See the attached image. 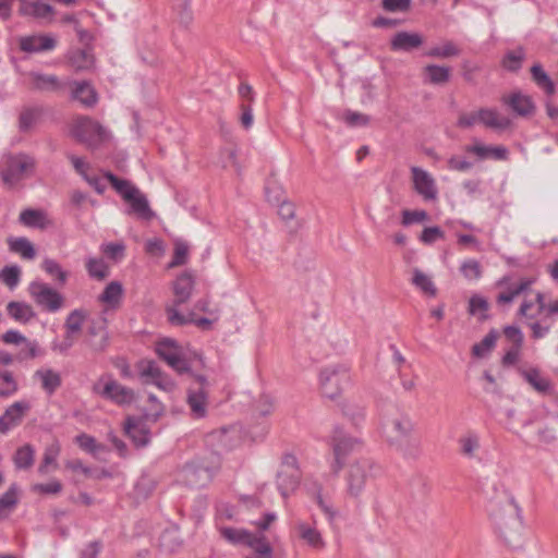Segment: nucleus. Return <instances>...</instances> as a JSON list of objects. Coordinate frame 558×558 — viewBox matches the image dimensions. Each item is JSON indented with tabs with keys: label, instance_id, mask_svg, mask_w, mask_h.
Wrapping results in <instances>:
<instances>
[{
	"label": "nucleus",
	"instance_id": "nucleus-6",
	"mask_svg": "<svg viewBox=\"0 0 558 558\" xmlns=\"http://www.w3.org/2000/svg\"><path fill=\"white\" fill-rule=\"evenodd\" d=\"M34 168V159L25 154L4 155L0 160V178L8 187L15 186Z\"/></svg>",
	"mask_w": 558,
	"mask_h": 558
},
{
	"label": "nucleus",
	"instance_id": "nucleus-54",
	"mask_svg": "<svg viewBox=\"0 0 558 558\" xmlns=\"http://www.w3.org/2000/svg\"><path fill=\"white\" fill-rule=\"evenodd\" d=\"M43 269L51 277H53L60 284H64L68 279V272L62 269L60 264L51 258L44 259L41 264Z\"/></svg>",
	"mask_w": 558,
	"mask_h": 558
},
{
	"label": "nucleus",
	"instance_id": "nucleus-29",
	"mask_svg": "<svg viewBox=\"0 0 558 558\" xmlns=\"http://www.w3.org/2000/svg\"><path fill=\"white\" fill-rule=\"evenodd\" d=\"M480 124L493 130H506L510 126L511 121L509 118L501 116L496 109L481 108L480 109Z\"/></svg>",
	"mask_w": 558,
	"mask_h": 558
},
{
	"label": "nucleus",
	"instance_id": "nucleus-21",
	"mask_svg": "<svg viewBox=\"0 0 558 558\" xmlns=\"http://www.w3.org/2000/svg\"><path fill=\"white\" fill-rule=\"evenodd\" d=\"M29 410L31 404L28 401L21 400L12 403L7 408L3 415L0 416V433L5 434L17 426Z\"/></svg>",
	"mask_w": 558,
	"mask_h": 558
},
{
	"label": "nucleus",
	"instance_id": "nucleus-37",
	"mask_svg": "<svg viewBox=\"0 0 558 558\" xmlns=\"http://www.w3.org/2000/svg\"><path fill=\"white\" fill-rule=\"evenodd\" d=\"M424 82L430 84H444L450 78V69L448 66L428 64L423 70Z\"/></svg>",
	"mask_w": 558,
	"mask_h": 558
},
{
	"label": "nucleus",
	"instance_id": "nucleus-58",
	"mask_svg": "<svg viewBox=\"0 0 558 558\" xmlns=\"http://www.w3.org/2000/svg\"><path fill=\"white\" fill-rule=\"evenodd\" d=\"M550 317H546V315L541 320H532L529 323V327L531 329V337L534 340L542 339L546 337L551 328V324L547 323Z\"/></svg>",
	"mask_w": 558,
	"mask_h": 558
},
{
	"label": "nucleus",
	"instance_id": "nucleus-33",
	"mask_svg": "<svg viewBox=\"0 0 558 558\" xmlns=\"http://www.w3.org/2000/svg\"><path fill=\"white\" fill-rule=\"evenodd\" d=\"M7 311L10 317L23 324L28 323L36 315L29 304L17 301L9 302Z\"/></svg>",
	"mask_w": 558,
	"mask_h": 558
},
{
	"label": "nucleus",
	"instance_id": "nucleus-42",
	"mask_svg": "<svg viewBox=\"0 0 558 558\" xmlns=\"http://www.w3.org/2000/svg\"><path fill=\"white\" fill-rule=\"evenodd\" d=\"M35 461V450L32 445L26 444L16 449L13 456V463L19 470H27Z\"/></svg>",
	"mask_w": 558,
	"mask_h": 558
},
{
	"label": "nucleus",
	"instance_id": "nucleus-24",
	"mask_svg": "<svg viewBox=\"0 0 558 558\" xmlns=\"http://www.w3.org/2000/svg\"><path fill=\"white\" fill-rule=\"evenodd\" d=\"M124 289L121 282H109L101 294L98 295V302L106 306L105 311L118 310L123 300Z\"/></svg>",
	"mask_w": 558,
	"mask_h": 558
},
{
	"label": "nucleus",
	"instance_id": "nucleus-48",
	"mask_svg": "<svg viewBox=\"0 0 558 558\" xmlns=\"http://www.w3.org/2000/svg\"><path fill=\"white\" fill-rule=\"evenodd\" d=\"M461 53V49L451 40L445 41L441 46H435L425 52L430 58L447 59L457 57Z\"/></svg>",
	"mask_w": 558,
	"mask_h": 558
},
{
	"label": "nucleus",
	"instance_id": "nucleus-34",
	"mask_svg": "<svg viewBox=\"0 0 558 558\" xmlns=\"http://www.w3.org/2000/svg\"><path fill=\"white\" fill-rule=\"evenodd\" d=\"M104 177L125 202L131 199L132 196L138 191V189L135 187L130 181L120 179L110 171H106Z\"/></svg>",
	"mask_w": 558,
	"mask_h": 558
},
{
	"label": "nucleus",
	"instance_id": "nucleus-10",
	"mask_svg": "<svg viewBox=\"0 0 558 558\" xmlns=\"http://www.w3.org/2000/svg\"><path fill=\"white\" fill-rule=\"evenodd\" d=\"M21 52L25 54H41L51 52L58 46V37L51 33H33L16 38Z\"/></svg>",
	"mask_w": 558,
	"mask_h": 558
},
{
	"label": "nucleus",
	"instance_id": "nucleus-15",
	"mask_svg": "<svg viewBox=\"0 0 558 558\" xmlns=\"http://www.w3.org/2000/svg\"><path fill=\"white\" fill-rule=\"evenodd\" d=\"M156 353L179 374L190 373L189 362L182 357L179 347L171 339H162L156 343Z\"/></svg>",
	"mask_w": 558,
	"mask_h": 558
},
{
	"label": "nucleus",
	"instance_id": "nucleus-16",
	"mask_svg": "<svg viewBox=\"0 0 558 558\" xmlns=\"http://www.w3.org/2000/svg\"><path fill=\"white\" fill-rule=\"evenodd\" d=\"M535 282L534 278H520L519 281H512L510 276H505L497 281V287L502 290L496 296L498 305L510 304L520 294L525 293Z\"/></svg>",
	"mask_w": 558,
	"mask_h": 558
},
{
	"label": "nucleus",
	"instance_id": "nucleus-8",
	"mask_svg": "<svg viewBox=\"0 0 558 558\" xmlns=\"http://www.w3.org/2000/svg\"><path fill=\"white\" fill-rule=\"evenodd\" d=\"M93 390L101 398L110 400L118 405L130 404L134 401V391L119 384L110 375L101 376L94 384Z\"/></svg>",
	"mask_w": 558,
	"mask_h": 558
},
{
	"label": "nucleus",
	"instance_id": "nucleus-26",
	"mask_svg": "<svg viewBox=\"0 0 558 558\" xmlns=\"http://www.w3.org/2000/svg\"><path fill=\"white\" fill-rule=\"evenodd\" d=\"M126 435L138 447L146 446L149 442L150 434L145 423L136 417H128L124 424Z\"/></svg>",
	"mask_w": 558,
	"mask_h": 558
},
{
	"label": "nucleus",
	"instance_id": "nucleus-27",
	"mask_svg": "<svg viewBox=\"0 0 558 558\" xmlns=\"http://www.w3.org/2000/svg\"><path fill=\"white\" fill-rule=\"evenodd\" d=\"M295 529L299 537L304 541L312 549L323 550L326 547V543L320 532L306 522H298Z\"/></svg>",
	"mask_w": 558,
	"mask_h": 558
},
{
	"label": "nucleus",
	"instance_id": "nucleus-41",
	"mask_svg": "<svg viewBox=\"0 0 558 558\" xmlns=\"http://www.w3.org/2000/svg\"><path fill=\"white\" fill-rule=\"evenodd\" d=\"M131 205L132 211L143 220H150L154 217V213L149 207L148 201L140 190L135 193L131 199L128 201Z\"/></svg>",
	"mask_w": 558,
	"mask_h": 558
},
{
	"label": "nucleus",
	"instance_id": "nucleus-7",
	"mask_svg": "<svg viewBox=\"0 0 558 558\" xmlns=\"http://www.w3.org/2000/svg\"><path fill=\"white\" fill-rule=\"evenodd\" d=\"M72 135L88 148H96L109 137V133L97 121L88 118H77L71 129Z\"/></svg>",
	"mask_w": 558,
	"mask_h": 558
},
{
	"label": "nucleus",
	"instance_id": "nucleus-55",
	"mask_svg": "<svg viewBox=\"0 0 558 558\" xmlns=\"http://www.w3.org/2000/svg\"><path fill=\"white\" fill-rule=\"evenodd\" d=\"M21 279V268L16 265L5 266L0 270V280L10 289H14Z\"/></svg>",
	"mask_w": 558,
	"mask_h": 558
},
{
	"label": "nucleus",
	"instance_id": "nucleus-50",
	"mask_svg": "<svg viewBox=\"0 0 558 558\" xmlns=\"http://www.w3.org/2000/svg\"><path fill=\"white\" fill-rule=\"evenodd\" d=\"M75 442L82 450L93 454L94 457H97L100 452L106 451V447L104 445L98 444L93 436H89L85 433L77 435L75 437Z\"/></svg>",
	"mask_w": 558,
	"mask_h": 558
},
{
	"label": "nucleus",
	"instance_id": "nucleus-36",
	"mask_svg": "<svg viewBox=\"0 0 558 558\" xmlns=\"http://www.w3.org/2000/svg\"><path fill=\"white\" fill-rule=\"evenodd\" d=\"M523 377L537 392L542 395L549 393L553 390L551 381L542 376L535 368L523 372Z\"/></svg>",
	"mask_w": 558,
	"mask_h": 558
},
{
	"label": "nucleus",
	"instance_id": "nucleus-62",
	"mask_svg": "<svg viewBox=\"0 0 558 558\" xmlns=\"http://www.w3.org/2000/svg\"><path fill=\"white\" fill-rule=\"evenodd\" d=\"M342 413L354 424H359L364 418V408L352 402L342 404Z\"/></svg>",
	"mask_w": 558,
	"mask_h": 558
},
{
	"label": "nucleus",
	"instance_id": "nucleus-17",
	"mask_svg": "<svg viewBox=\"0 0 558 558\" xmlns=\"http://www.w3.org/2000/svg\"><path fill=\"white\" fill-rule=\"evenodd\" d=\"M27 81L31 89L40 93L61 94L68 87L66 81L56 74L44 73L41 71L28 72Z\"/></svg>",
	"mask_w": 558,
	"mask_h": 558
},
{
	"label": "nucleus",
	"instance_id": "nucleus-12",
	"mask_svg": "<svg viewBox=\"0 0 558 558\" xmlns=\"http://www.w3.org/2000/svg\"><path fill=\"white\" fill-rule=\"evenodd\" d=\"M28 292L36 304L48 312L54 313L63 306V296L45 282H31Z\"/></svg>",
	"mask_w": 558,
	"mask_h": 558
},
{
	"label": "nucleus",
	"instance_id": "nucleus-1",
	"mask_svg": "<svg viewBox=\"0 0 558 558\" xmlns=\"http://www.w3.org/2000/svg\"><path fill=\"white\" fill-rule=\"evenodd\" d=\"M489 515L506 544L512 548L521 547L523 529L521 510L509 492L504 490L489 502Z\"/></svg>",
	"mask_w": 558,
	"mask_h": 558
},
{
	"label": "nucleus",
	"instance_id": "nucleus-30",
	"mask_svg": "<svg viewBox=\"0 0 558 558\" xmlns=\"http://www.w3.org/2000/svg\"><path fill=\"white\" fill-rule=\"evenodd\" d=\"M459 451L466 459H476L481 449V437L474 430H468L458 439Z\"/></svg>",
	"mask_w": 558,
	"mask_h": 558
},
{
	"label": "nucleus",
	"instance_id": "nucleus-31",
	"mask_svg": "<svg viewBox=\"0 0 558 558\" xmlns=\"http://www.w3.org/2000/svg\"><path fill=\"white\" fill-rule=\"evenodd\" d=\"M72 89V98L80 101L85 107H94L97 104L98 97L94 87L85 82H74Z\"/></svg>",
	"mask_w": 558,
	"mask_h": 558
},
{
	"label": "nucleus",
	"instance_id": "nucleus-9",
	"mask_svg": "<svg viewBox=\"0 0 558 558\" xmlns=\"http://www.w3.org/2000/svg\"><path fill=\"white\" fill-rule=\"evenodd\" d=\"M374 469L375 464L368 459H360L349 466L345 482L350 497L357 498L362 494L366 482L374 475Z\"/></svg>",
	"mask_w": 558,
	"mask_h": 558
},
{
	"label": "nucleus",
	"instance_id": "nucleus-56",
	"mask_svg": "<svg viewBox=\"0 0 558 558\" xmlns=\"http://www.w3.org/2000/svg\"><path fill=\"white\" fill-rule=\"evenodd\" d=\"M489 305L485 298L481 295H473L469 300V313L471 315H480V319L484 320L487 318L486 312Z\"/></svg>",
	"mask_w": 558,
	"mask_h": 558
},
{
	"label": "nucleus",
	"instance_id": "nucleus-57",
	"mask_svg": "<svg viewBox=\"0 0 558 558\" xmlns=\"http://www.w3.org/2000/svg\"><path fill=\"white\" fill-rule=\"evenodd\" d=\"M44 218L43 213L35 209H25L20 214V222L32 228L43 227Z\"/></svg>",
	"mask_w": 558,
	"mask_h": 558
},
{
	"label": "nucleus",
	"instance_id": "nucleus-35",
	"mask_svg": "<svg viewBox=\"0 0 558 558\" xmlns=\"http://www.w3.org/2000/svg\"><path fill=\"white\" fill-rule=\"evenodd\" d=\"M173 10L175 12V23L187 29L193 23V11L191 9V0H172Z\"/></svg>",
	"mask_w": 558,
	"mask_h": 558
},
{
	"label": "nucleus",
	"instance_id": "nucleus-46",
	"mask_svg": "<svg viewBox=\"0 0 558 558\" xmlns=\"http://www.w3.org/2000/svg\"><path fill=\"white\" fill-rule=\"evenodd\" d=\"M220 534L233 545H247L252 539V533L243 529L225 526L220 529Z\"/></svg>",
	"mask_w": 558,
	"mask_h": 558
},
{
	"label": "nucleus",
	"instance_id": "nucleus-53",
	"mask_svg": "<svg viewBox=\"0 0 558 558\" xmlns=\"http://www.w3.org/2000/svg\"><path fill=\"white\" fill-rule=\"evenodd\" d=\"M85 318L86 313L83 310L72 311L64 323L65 331L69 332V335L78 333L82 330Z\"/></svg>",
	"mask_w": 558,
	"mask_h": 558
},
{
	"label": "nucleus",
	"instance_id": "nucleus-22",
	"mask_svg": "<svg viewBox=\"0 0 558 558\" xmlns=\"http://www.w3.org/2000/svg\"><path fill=\"white\" fill-rule=\"evenodd\" d=\"M424 43L423 36L418 33L401 31L390 39V50L395 52H411L420 48Z\"/></svg>",
	"mask_w": 558,
	"mask_h": 558
},
{
	"label": "nucleus",
	"instance_id": "nucleus-59",
	"mask_svg": "<svg viewBox=\"0 0 558 558\" xmlns=\"http://www.w3.org/2000/svg\"><path fill=\"white\" fill-rule=\"evenodd\" d=\"M523 58L524 52L521 48L514 51H509L502 59V65L505 69L515 72L521 68Z\"/></svg>",
	"mask_w": 558,
	"mask_h": 558
},
{
	"label": "nucleus",
	"instance_id": "nucleus-60",
	"mask_svg": "<svg viewBox=\"0 0 558 558\" xmlns=\"http://www.w3.org/2000/svg\"><path fill=\"white\" fill-rule=\"evenodd\" d=\"M258 555L269 558L271 556V547L263 535H255L252 533V539L247 544Z\"/></svg>",
	"mask_w": 558,
	"mask_h": 558
},
{
	"label": "nucleus",
	"instance_id": "nucleus-14",
	"mask_svg": "<svg viewBox=\"0 0 558 558\" xmlns=\"http://www.w3.org/2000/svg\"><path fill=\"white\" fill-rule=\"evenodd\" d=\"M136 368L144 385H155L165 391L173 390V380L160 369L155 361L142 360L136 364Z\"/></svg>",
	"mask_w": 558,
	"mask_h": 558
},
{
	"label": "nucleus",
	"instance_id": "nucleus-45",
	"mask_svg": "<svg viewBox=\"0 0 558 558\" xmlns=\"http://www.w3.org/2000/svg\"><path fill=\"white\" fill-rule=\"evenodd\" d=\"M498 337H499V332L495 329H492L482 339V341L475 343L472 347L473 356L478 357V359L486 356L495 348Z\"/></svg>",
	"mask_w": 558,
	"mask_h": 558
},
{
	"label": "nucleus",
	"instance_id": "nucleus-44",
	"mask_svg": "<svg viewBox=\"0 0 558 558\" xmlns=\"http://www.w3.org/2000/svg\"><path fill=\"white\" fill-rule=\"evenodd\" d=\"M17 502V487L15 484H12L9 489L0 496V520L8 518Z\"/></svg>",
	"mask_w": 558,
	"mask_h": 558
},
{
	"label": "nucleus",
	"instance_id": "nucleus-32",
	"mask_svg": "<svg viewBox=\"0 0 558 558\" xmlns=\"http://www.w3.org/2000/svg\"><path fill=\"white\" fill-rule=\"evenodd\" d=\"M300 471L292 470V472H286L280 470L277 474V486L283 498H287L292 492L296 489L300 484Z\"/></svg>",
	"mask_w": 558,
	"mask_h": 558
},
{
	"label": "nucleus",
	"instance_id": "nucleus-43",
	"mask_svg": "<svg viewBox=\"0 0 558 558\" xmlns=\"http://www.w3.org/2000/svg\"><path fill=\"white\" fill-rule=\"evenodd\" d=\"M69 62L75 71L89 70L94 64V56L88 49H77L71 52Z\"/></svg>",
	"mask_w": 558,
	"mask_h": 558
},
{
	"label": "nucleus",
	"instance_id": "nucleus-40",
	"mask_svg": "<svg viewBox=\"0 0 558 558\" xmlns=\"http://www.w3.org/2000/svg\"><path fill=\"white\" fill-rule=\"evenodd\" d=\"M8 244L11 252L20 254L24 259H34L36 256L34 245L24 236L10 238Z\"/></svg>",
	"mask_w": 558,
	"mask_h": 558
},
{
	"label": "nucleus",
	"instance_id": "nucleus-49",
	"mask_svg": "<svg viewBox=\"0 0 558 558\" xmlns=\"http://www.w3.org/2000/svg\"><path fill=\"white\" fill-rule=\"evenodd\" d=\"M19 390V384L10 371L0 372V397L10 398Z\"/></svg>",
	"mask_w": 558,
	"mask_h": 558
},
{
	"label": "nucleus",
	"instance_id": "nucleus-61",
	"mask_svg": "<svg viewBox=\"0 0 558 558\" xmlns=\"http://www.w3.org/2000/svg\"><path fill=\"white\" fill-rule=\"evenodd\" d=\"M189 245L183 241H177L174 243L173 258L170 263V267H177L184 265L187 260Z\"/></svg>",
	"mask_w": 558,
	"mask_h": 558
},
{
	"label": "nucleus",
	"instance_id": "nucleus-47",
	"mask_svg": "<svg viewBox=\"0 0 558 558\" xmlns=\"http://www.w3.org/2000/svg\"><path fill=\"white\" fill-rule=\"evenodd\" d=\"M43 114L40 107H28L21 111L19 117V128L22 132L29 131L39 121Z\"/></svg>",
	"mask_w": 558,
	"mask_h": 558
},
{
	"label": "nucleus",
	"instance_id": "nucleus-63",
	"mask_svg": "<svg viewBox=\"0 0 558 558\" xmlns=\"http://www.w3.org/2000/svg\"><path fill=\"white\" fill-rule=\"evenodd\" d=\"M494 415L499 421V423L504 424L507 428L510 429L511 424L515 417V409L512 407H498L494 410Z\"/></svg>",
	"mask_w": 558,
	"mask_h": 558
},
{
	"label": "nucleus",
	"instance_id": "nucleus-2",
	"mask_svg": "<svg viewBox=\"0 0 558 558\" xmlns=\"http://www.w3.org/2000/svg\"><path fill=\"white\" fill-rule=\"evenodd\" d=\"M386 441L405 458L415 459L422 453V444L415 435V423L409 414L399 412L383 423Z\"/></svg>",
	"mask_w": 558,
	"mask_h": 558
},
{
	"label": "nucleus",
	"instance_id": "nucleus-11",
	"mask_svg": "<svg viewBox=\"0 0 558 558\" xmlns=\"http://www.w3.org/2000/svg\"><path fill=\"white\" fill-rule=\"evenodd\" d=\"M331 447L335 456L332 469L335 473H338L342 468L343 459L349 453L360 450L362 441L356 437L349 436L342 428L335 427L331 435Z\"/></svg>",
	"mask_w": 558,
	"mask_h": 558
},
{
	"label": "nucleus",
	"instance_id": "nucleus-20",
	"mask_svg": "<svg viewBox=\"0 0 558 558\" xmlns=\"http://www.w3.org/2000/svg\"><path fill=\"white\" fill-rule=\"evenodd\" d=\"M501 102L520 117H531L535 112V104L531 96L521 90H514L501 97Z\"/></svg>",
	"mask_w": 558,
	"mask_h": 558
},
{
	"label": "nucleus",
	"instance_id": "nucleus-13",
	"mask_svg": "<svg viewBox=\"0 0 558 558\" xmlns=\"http://www.w3.org/2000/svg\"><path fill=\"white\" fill-rule=\"evenodd\" d=\"M207 386L208 381L204 376L197 375L194 377L193 384L187 389V404L191 414L195 418H202L207 413Z\"/></svg>",
	"mask_w": 558,
	"mask_h": 558
},
{
	"label": "nucleus",
	"instance_id": "nucleus-18",
	"mask_svg": "<svg viewBox=\"0 0 558 558\" xmlns=\"http://www.w3.org/2000/svg\"><path fill=\"white\" fill-rule=\"evenodd\" d=\"M86 342L90 350L97 353L104 352L109 347L108 320L104 314L90 322Z\"/></svg>",
	"mask_w": 558,
	"mask_h": 558
},
{
	"label": "nucleus",
	"instance_id": "nucleus-64",
	"mask_svg": "<svg viewBox=\"0 0 558 558\" xmlns=\"http://www.w3.org/2000/svg\"><path fill=\"white\" fill-rule=\"evenodd\" d=\"M460 270L462 275L469 280L478 279L482 275L481 265L475 259H468L463 262Z\"/></svg>",
	"mask_w": 558,
	"mask_h": 558
},
{
	"label": "nucleus",
	"instance_id": "nucleus-4",
	"mask_svg": "<svg viewBox=\"0 0 558 558\" xmlns=\"http://www.w3.org/2000/svg\"><path fill=\"white\" fill-rule=\"evenodd\" d=\"M350 383V371L344 364L328 365L319 373L322 395L330 400H337Z\"/></svg>",
	"mask_w": 558,
	"mask_h": 558
},
{
	"label": "nucleus",
	"instance_id": "nucleus-3",
	"mask_svg": "<svg viewBox=\"0 0 558 558\" xmlns=\"http://www.w3.org/2000/svg\"><path fill=\"white\" fill-rule=\"evenodd\" d=\"M219 468L220 457L210 452L206 457L186 463L180 471V481L192 488H201L213 480Z\"/></svg>",
	"mask_w": 558,
	"mask_h": 558
},
{
	"label": "nucleus",
	"instance_id": "nucleus-23",
	"mask_svg": "<svg viewBox=\"0 0 558 558\" xmlns=\"http://www.w3.org/2000/svg\"><path fill=\"white\" fill-rule=\"evenodd\" d=\"M33 379L39 381L40 388L52 396L62 385L61 374L49 367H40L33 374Z\"/></svg>",
	"mask_w": 558,
	"mask_h": 558
},
{
	"label": "nucleus",
	"instance_id": "nucleus-38",
	"mask_svg": "<svg viewBox=\"0 0 558 558\" xmlns=\"http://www.w3.org/2000/svg\"><path fill=\"white\" fill-rule=\"evenodd\" d=\"M531 74L533 82L537 85L538 88L544 90L546 95L551 96L555 94V84L541 64H534L531 68Z\"/></svg>",
	"mask_w": 558,
	"mask_h": 558
},
{
	"label": "nucleus",
	"instance_id": "nucleus-19",
	"mask_svg": "<svg viewBox=\"0 0 558 558\" xmlns=\"http://www.w3.org/2000/svg\"><path fill=\"white\" fill-rule=\"evenodd\" d=\"M411 173L415 192L421 195L424 201H435L438 190L434 178L420 167H412Z\"/></svg>",
	"mask_w": 558,
	"mask_h": 558
},
{
	"label": "nucleus",
	"instance_id": "nucleus-52",
	"mask_svg": "<svg viewBox=\"0 0 558 558\" xmlns=\"http://www.w3.org/2000/svg\"><path fill=\"white\" fill-rule=\"evenodd\" d=\"M86 269L88 275L97 280H104L109 276V267L101 258H88Z\"/></svg>",
	"mask_w": 558,
	"mask_h": 558
},
{
	"label": "nucleus",
	"instance_id": "nucleus-39",
	"mask_svg": "<svg viewBox=\"0 0 558 558\" xmlns=\"http://www.w3.org/2000/svg\"><path fill=\"white\" fill-rule=\"evenodd\" d=\"M411 282L423 294L428 298H434L437 294V288L433 282L432 278L425 275L422 270L413 269V276Z\"/></svg>",
	"mask_w": 558,
	"mask_h": 558
},
{
	"label": "nucleus",
	"instance_id": "nucleus-5",
	"mask_svg": "<svg viewBox=\"0 0 558 558\" xmlns=\"http://www.w3.org/2000/svg\"><path fill=\"white\" fill-rule=\"evenodd\" d=\"M195 280L191 272H183L175 279L173 283L174 300L172 305L166 308L171 325L183 326L191 322L189 317L179 312L178 307L190 300Z\"/></svg>",
	"mask_w": 558,
	"mask_h": 558
},
{
	"label": "nucleus",
	"instance_id": "nucleus-51",
	"mask_svg": "<svg viewBox=\"0 0 558 558\" xmlns=\"http://www.w3.org/2000/svg\"><path fill=\"white\" fill-rule=\"evenodd\" d=\"M61 446L58 440H53L50 445H48L44 452L43 462L38 468V472L41 474H46L48 472V466L53 464L57 466L56 461L58 456L60 454Z\"/></svg>",
	"mask_w": 558,
	"mask_h": 558
},
{
	"label": "nucleus",
	"instance_id": "nucleus-25",
	"mask_svg": "<svg viewBox=\"0 0 558 558\" xmlns=\"http://www.w3.org/2000/svg\"><path fill=\"white\" fill-rule=\"evenodd\" d=\"M464 150L469 154L475 155L480 160H506L509 155V151L505 146H487L481 143L468 145Z\"/></svg>",
	"mask_w": 558,
	"mask_h": 558
},
{
	"label": "nucleus",
	"instance_id": "nucleus-28",
	"mask_svg": "<svg viewBox=\"0 0 558 558\" xmlns=\"http://www.w3.org/2000/svg\"><path fill=\"white\" fill-rule=\"evenodd\" d=\"M20 13L37 20L50 21L53 15V9L50 4L40 0L23 1L20 7Z\"/></svg>",
	"mask_w": 558,
	"mask_h": 558
}]
</instances>
